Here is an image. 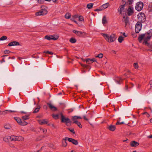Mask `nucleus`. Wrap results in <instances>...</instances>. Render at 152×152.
I'll list each match as a JSON object with an SVG mask.
<instances>
[{"mask_svg": "<svg viewBox=\"0 0 152 152\" xmlns=\"http://www.w3.org/2000/svg\"><path fill=\"white\" fill-rule=\"evenodd\" d=\"M152 36V30H149L147 33L144 34L140 35L138 38V40L140 42H141L142 40L144 41L143 43L147 46H148L149 44L148 41L150 39Z\"/></svg>", "mask_w": 152, "mask_h": 152, "instance_id": "f257e3e1", "label": "nucleus"}, {"mask_svg": "<svg viewBox=\"0 0 152 152\" xmlns=\"http://www.w3.org/2000/svg\"><path fill=\"white\" fill-rule=\"evenodd\" d=\"M102 35L105 39L109 43H110L114 42L116 39L115 35L114 34L109 35L106 34H102Z\"/></svg>", "mask_w": 152, "mask_h": 152, "instance_id": "f03ea898", "label": "nucleus"}, {"mask_svg": "<svg viewBox=\"0 0 152 152\" xmlns=\"http://www.w3.org/2000/svg\"><path fill=\"white\" fill-rule=\"evenodd\" d=\"M48 13L47 7L45 6H42L41 7V9L39 11L36 13V16L44 15Z\"/></svg>", "mask_w": 152, "mask_h": 152, "instance_id": "7ed1b4c3", "label": "nucleus"}, {"mask_svg": "<svg viewBox=\"0 0 152 152\" xmlns=\"http://www.w3.org/2000/svg\"><path fill=\"white\" fill-rule=\"evenodd\" d=\"M10 138L11 141H22L24 140V138L21 136H12Z\"/></svg>", "mask_w": 152, "mask_h": 152, "instance_id": "20e7f679", "label": "nucleus"}, {"mask_svg": "<svg viewBox=\"0 0 152 152\" xmlns=\"http://www.w3.org/2000/svg\"><path fill=\"white\" fill-rule=\"evenodd\" d=\"M14 119L20 125L25 126L28 124V123L24 121H22L20 118L18 117L14 118Z\"/></svg>", "mask_w": 152, "mask_h": 152, "instance_id": "39448f33", "label": "nucleus"}, {"mask_svg": "<svg viewBox=\"0 0 152 152\" xmlns=\"http://www.w3.org/2000/svg\"><path fill=\"white\" fill-rule=\"evenodd\" d=\"M60 114L61 117V122H62L65 123L67 125L68 123L71 122L69 118L65 117L61 113Z\"/></svg>", "mask_w": 152, "mask_h": 152, "instance_id": "423d86ee", "label": "nucleus"}, {"mask_svg": "<svg viewBox=\"0 0 152 152\" xmlns=\"http://www.w3.org/2000/svg\"><path fill=\"white\" fill-rule=\"evenodd\" d=\"M143 4L142 2L139 1L137 2L135 6L136 10L138 11L141 10L143 7Z\"/></svg>", "mask_w": 152, "mask_h": 152, "instance_id": "0eeeda50", "label": "nucleus"}, {"mask_svg": "<svg viewBox=\"0 0 152 152\" xmlns=\"http://www.w3.org/2000/svg\"><path fill=\"white\" fill-rule=\"evenodd\" d=\"M72 32L79 37H83L86 35V34L85 32H82L75 30H73Z\"/></svg>", "mask_w": 152, "mask_h": 152, "instance_id": "6e6552de", "label": "nucleus"}, {"mask_svg": "<svg viewBox=\"0 0 152 152\" xmlns=\"http://www.w3.org/2000/svg\"><path fill=\"white\" fill-rule=\"evenodd\" d=\"M141 23L140 22H138L135 25V31L137 33H138L141 30L142 28Z\"/></svg>", "mask_w": 152, "mask_h": 152, "instance_id": "1a4fd4ad", "label": "nucleus"}, {"mask_svg": "<svg viewBox=\"0 0 152 152\" xmlns=\"http://www.w3.org/2000/svg\"><path fill=\"white\" fill-rule=\"evenodd\" d=\"M139 22H142L145 20V16L143 13H140L138 15Z\"/></svg>", "mask_w": 152, "mask_h": 152, "instance_id": "9d476101", "label": "nucleus"}, {"mask_svg": "<svg viewBox=\"0 0 152 152\" xmlns=\"http://www.w3.org/2000/svg\"><path fill=\"white\" fill-rule=\"evenodd\" d=\"M134 13V8L131 7L129 6L127 10V14L129 15H131Z\"/></svg>", "mask_w": 152, "mask_h": 152, "instance_id": "9b49d317", "label": "nucleus"}, {"mask_svg": "<svg viewBox=\"0 0 152 152\" xmlns=\"http://www.w3.org/2000/svg\"><path fill=\"white\" fill-rule=\"evenodd\" d=\"M48 105L50 109L53 111H56L57 110V108L50 103H48Z\"/></svg>", "mask_w": 152, "mask_h": 152, "instance_id": "f8f14e48", "label": "nucleus"}, {"mask_svg": "<svg viewBox=\"0 0 152 152\" xmlns=\"http://www.w3.org/2000/svg\"><path fill=\"white\" fill-rule=\"evenodd\" d=\"M68 140L69 142H72L73 144L74 145H77L78 144V143L77 141V140L73 139L72 138H68Z\"/></svg>", "mask_w": 152, "mask_h": 152, "instance_id": "ddd939ff", "label": "nucleus"}, {"mask_svg": "<svg viewBox=\"0 0 152 152\" xmlns=\"http://www.w3.org/2000/svg\"><path fill=\"white\" fill-rule=\"evenodd\" d=\"M139 145V143L134 141H132L130 143V145L132 147H136L138 146Z\"/></svg>", "mask_w": 152, "mask_h": 152, "instance_id": "4468645a", "label": "nucleus"}, {"mask_svg": "<svg viewBox=\"0 0 152 152\" xmlns=\"http://www.w3.org/2000/svg\"><path fill=\"white\" fill-rule=\"evenodd\" d=\"M19 45V43L18 42L16 41H13L9 43L8 45L10 46H12L15 45Z\"/></svg>", "mask_w": 152, "mask_h": 152, "instance_id": "2eb2a0df", "label": "nucleus"}, {"mask_svg": "<svg viewBox=\"0 0 152 152\" xmlns=\"http://www.w3.org/2000/svg\"><path fill=\"white\" fill-rule=\"evenodd\" d=\"M78 17V15H74L72 16L71 18H70L71 20L74 22L76 24H77V22L75 20V19Z\"/></svg>", "mask_w": 152, "mask_h": 152, "instance_id": "dca6fc26", "label": "nucleus"}, {"mask_svg": "<svg viewBox=\"0 0 152 152\" xmlns=\"http://www.w3.org/2000/svg\"><path fill=\"white\" fill-rule=\"evenodd\" d=\"M38 122L40 125L47 124L48 123V121L46 119L39 120L38 121Z\"/></svg>", "mask_w": 152, "mask_h": 152, "instance_id": "f3484780", "label": "nucleus"}, {"mask_svg": "<svg viewBox=\"0 0 152 152\" xmlns=\"http://www.w3.org/2000/svg\"><path fill=\"white\" fill-rule=\"evenodd\" d=\"M108 129L111 131H114L116 129V127L114 125H110L108 127Z\"/></svg>", "mask_w": 152, "mask_h": 152, "instance_id": "a211bd4d", "label": "nucleus"}, {"mask_svg": "<svg viewBox=\"0 0 152 152\" xmlns=\"http://www.w3.org/2000/svg\"><path fill=\"white\" fill-rule=\"evenodd\" d=\"M82 118L80 116H74L72 117V120L73 121V123H75V121H77V119H81Z\"/></svg>", "mask_w": 152, "mask_h": 152, "instance_id": "6ab92c4d", "label": "nucleus"}, {"mask_svg": "<svg viewBox=\"0 0 152 152\" xmlns=\"http://www.w3.org/2000/svg\"><path fill=\"white\" fill-rule=\"evenodd\" d=\"M11 136H5L3 138V140L5 142H7L10 141Z\"/></svg>", "mask_w": 152, "mask_h": 152, "instance_id": "aec40b11", "label": "nucleus"}, {"mask_svg": "<svg viewBox=\"0 0 152 152\" xmlns=\"http://www.w3.org/2000/svg\"><path fill=\"white\" fill-rule=\"evenodd\" d=\"M124 9V6L122 5H121L120 6L119 8L118 9V12H120V14H121L122 12V11Z\"/></svg>", "mask_w": 152, "mask_h": 152, "instance_id": "412c9836", "label": "nucleus"}, {"mask_svg": "<svg viewBox=\"0 0 152 152\" xmlns=\"http://www.w3.org/2000/svg\"><path fill=\"white\" fill-rule=\"evenodd\" d=\"M4 127L7 129H10L11 128V126L9 124H6L4 125Z\"/></svg>", "mask_w": 152, "mask_h": 152, "instance_id": "4be33fe9", "label": "nucleus"}, {"mask_svg": "<svg viewBox=\"0 0 152 152\" xmlns=\"http://www.w3.org/2000/svg\"><path fill=\"white\" fill-rule=\"evenodd\" d=\"M60 115V114H53L52 115V116L53 118H54L55 119H58L59 118V115Z\"/></svg>", "mask_w": 152, "mask_h": 152, "instance_id": "5701e85b", "label": "nucleus"}, {"mask_svg": "<svg viewBox=\"0 0 152 152\" xmlns=\"http://www.w3.org/2000/svg\"><path fill=\"white\" fill-rule=\"evenodd\" d=\"M50 37H51V39H52V40H56L58 38V36L56 35H50Z\"/></svg>", "mask_w": 152, "mask_h": 152, "instance_id": "b1692460", "label": "nucleus"}, {"mask_svg": "<svg viewBox=\"0 0 152 152\" xmlns=\"http://www.w3.org/2000/svg\"><path fill=\"white\" fill-rule=\"evenodd\" d=\"M29 114H28L26 115H25V116H22V118L24 120H26L28 119H29Z\"/></svg>", "mask_w": 152, "mask_h": 152, "instance_id": "393cba45", "label": "nucleus"}, {"mask_svg": "<svg viewBox=\"0 0 152 152\" xmlns=\"http://www.w3.org/2000/svg\"><path fill=\"white\" fill-rule=\"evenodd\" d=\"M109 5L110 4L109 3H107L103 4L102 7L104 9H105L107 8L109 6Z\"/></svg>", "mask_w": 152, "mask_h": 152, "instance_id": "a878e982", "label": "nucleus"}, {"mask_svg": "<svg viewBox=\"0 0 152 152\" xmlns=\"http://www.w3.org/2000/svg\"><path fill=\"white\" fill-rule=\"evenodd\" d=\"M71 16V14L69 13H67L65 15V17L66 19L70 18Z\"/></svg>", "mask_w": 152, "mask_h": 152, "instance_id": "bb28decb", "label": "nucleus"}, {"mask_svg": "<svg viewBox=\"0 0 152 152\" xmlns=\"http://www.w3.org/2000/svg\"><path fill=\"white\" fill-rule=\"evenodd\" d=\"M107 22V19L106 17L105 16L103 17L102 19V23L103 24L106 23Z\"/></svg>", "mask_w": 152, "mask_h": 152, "instance_id": "cd10ccee", "label": "nucleus"}, {"mask_svg": "<svg viewBox=\"0 0 152 152\" xmlns=\"http://www.w3.org/2000/svg\"><path fill=\"white\" fill-rule=\"evenodd\" d=\"M123 40L124 37L121 36L119 37L118 39V41L120 43L122 42Z\"/></svg>", "mask_w": 152, "mask_h": 152, "instance_id": "c85d7f7f", "label": "nucleus"}, {"mask_svg": "<svg viewBox=\"0 0 152 152\" xmlns=\"http://www.w3.org/2000/svg\"><path fill=\"white\" fill-rule=\"evenodd\" d=\"M93 4L92 3H89L87 5V7L88 9H90L91 8H92L93 6Z\"/></svg>", "mask_w": 152, "mask_h": 152, "instance_id": "c756f323", "label": "nucleus"}, {"mask_svg": "<svg viewBox=\"0 0 152 152\" xmlns=\"http://www.w3.org/2000/svg\"><path fill=\"white\" fill-rule=\"evenodd\" d=\"M70 42L72 43H75L76 42V40L75 38H71L70 39Z\"/></svg>", "mask_w": 152, "mask_h": 152, "instance_id": "7c9ffc66", "label": "nucleus"}, {"mask_svg": "<svg viewBox=\"0 0 152 152\" xmlns=\"http://www.w3.org/2000/svg\"><path fill=\"white\" fill-rule=\"evenodd\" d=\"M75 124H77V125L79 126V128H82V126L79 122H78V121H75Z\"/></svg>", "mask_w": 152, "mask_h": 152, "instance_id": "2f4dec72", "label": "nucleus"}, {"mask_svg": "<svg viewBox=\"0 0 152 152\" xmlns=\"http://www.w3.org/2000/svg\"><path fill=\"white\" fill-rule=\"evenodd\" d=\"M45 39H46L49 40H52V39H51V37H50V36L46 35L45 36Z\"/></svg>", "mask_w": 152, "mask_h": 152, "instance_id": "473e14b6", "label": "nucleus"}, {"mask_svg": "<svg viewBox=\"0 0 152 152\" xmlns=\"http://www.w3.org/2000/svg\"><path fill=\"white\" fill-rule=\"evenodd\" d=\"M79 18V20L80 21H84V18L83 16H80Z\"/></svg>", "mask_w": 152, "mask_h": 152, "instance_id": "72a5a7b5", "label": "nucleus"}, {"mask_svg": "<svg viewBox=\"0 0 152 152\" xmlns=\"http://www.w3.org/2000/svg\"><path fill=\"white\" fill-rule=\"evenodd\" d=\"M103 56V55L102 53H100L98 56H96V57L102 58Z\"/></svg>", "mask_w": 152, "mask_h": 152, "instance_id": "f704fd0d", "label": "nucleus"}, {"mask_svg": "<svg viewBox=\"0 0 152 152\" xmlns=\"http://www.w3.org/2000/svg\"><path fill=\"white\" fill-rule=\"evenodd\" d=\"M134 66L136 69L138 68V65L137 63H135L134 64Z\"/></svg>", "mask_w": 152, "mask_h": 152, "instance_id": "c9c22d12", "label": "nucleus"}, {"mask_svg": "<svg viewBox=\"0 0 152 152\" xmlns=\"http://www.w3.org/2000/svg\"><path fill=\"white\" fill-rule=\"evenodd\" d=\"M7 37L6 36H3L1 37V40H4L7 39Z\"/></svg>", "mask_w": 152, "mask_h": 152, "instance_id": "e433bc0d", "label": "nucleus"}, {"mask_svg": "<svg viewBox=\"0 0 152 152\" xmlns=\"http://www.w3.org/2000/svg\"><path fill=\"white\" fill-rule=\"evenodd\" d=\"M85 61H86V63L88 64H90L91 63V61L90 59V58L87 59L85 60Z\"/></svg>", "mask_w": 152, "mask_h": 152, "instance_id": "4c0bfd02", "label": "nucleus"}, {"mask_svg": "<svg viewBox=\"0 0 152 152\" xmlns=\"http://www.w3.org/2000/svg\"><path fill=\"white\" fill-rule=\"evenodd\" d=\"M39 108L38 107L35 108L33 112V113H35L38 112L39 111Z\"/></svg>", "mask_w": 152, "mask_h": 152, "instance_id": "58836bf2", "label": "nucleus"}, {"mask_svg": "<svg viewBox=\"0 0 152 152\" xmlns=\"http://www.w3.org/2000/svg\"><path fill=\"white\" fill-rule=\"evenodd\" d=\"M38 3L39 4H42L44 1V0H37Z\"/></svg>", "mask_w": 152, "mask_h": 152, "instance_id": "ea45409f", "label": "nucleus"}, {"mask_svg": "<svg viewBox=\"0 0 152 152\" xmlns=\"http://www.w3.org/2000/svg\"><path fill=\"white\" fill-rule=\"evenodd\" d=\"M63 145L64 147H66L67 145V143L65 141H64L63 142Z\"/></svg>", "mask_w": 152, "mask_h": 152, "instance_id": "a19ab883", "label": "nucleus"}, {"mask_svg": "<svg viewBox=\"0 0 152 152\" xmlns=\"http://www.w3.org/2000/svg\"><path fill=\"white\" fill-rule=\"evenodd\" d=\"M10 52V51L9 50H6L4 51V53L5 54H9Z\"/></svg>", "mask_w": 152, "mask_h": 152, "instance_id": "79ce46f5", "label": "nucleus"}, {"mask_svg": "<svg viewBox=\"0 0 152 152\" xmlns=\"http://www.w3.org/2000/svg\"><path fill=\"white\" fill-rule=\"evenodd\" d=\"M143 114L145 115L146 117H149L150 116V115L149 114H148L147 112H145L143 113Z\"/></svg>", "mask_w": 152, "mask_h": 152, "instance_id": "37998d69", "label": "nucleus"}, {"mask_svg": "<svg viewBox=\"0 0 152 152\" xmlns=\"http://www.w3.org/2000/svg\"><path fill=\"white\" fill-rule=\"evenodd\" d=\"M90 60L91 61V63H93V62L96 61V60L95 58H93L92 59H91Z\"/></svg>", "mask_w": 152, "mask_h": 152, "instance_id": "c03bdc74", "label": "nucleus"}, {"mask_svg": "<svg viewBox=\"0 0 152 152\" xmlns=\"http://www.w3.org/2000/svg\"><path fill=\"white\" fill-rule=\"evenodd\" d=\"M68 129L72 132V133H73V134H75V132L74 131V130L73 129Z\"/></svg>", "mask_w": 152, "mask_h": 152, "instance_id": "a18cd8bd", "label": "nucleus"}, {"mask_svg": "<svg viewBox=\"0 0 152 152\" xmlns=\"http://www.w3.org/2000/svg\"><path fill=\"white\" fill-rule=\"evenodd\" d=\"M44 53H49L50 54H53V53L52 52H49V51H44Z\"/></svg>", "mask_w": 152, "mask_h": 152, "instance_id": "49530a36", "label": "nucleus"}, {"mask_svg": "<svg viewBox=\"0 0 152 152\" xmlns=\"http://www.w3.org/2000/svg\"><path fill=\"white\" fill-rule=\"evenodd\" d=\"M7 110L3 111L2 113V114H3L4 115H5L7 113Z\"/></svg>", "mask_w": 152, "mask_h": 152, "instance_id": "de8ad7c7", "label": "nucleus"}, {"mask_svg": "<svg viewBox=\"0 0 152 152\" xmlns=\"http://www.w3.org/2000/svg\"><path fill=\"white\" fill-rule=\"evenodd\" d=\"M8 56L7 55H4V56H2L3 57V59H2V61L3 62H4L5 61V60H4V59H5V57H6V56Z\"/></svg>", "mask_w": 152, "mask_h": 152, "instance_id": "09e8293b", "label": "nucleus"}, {"mask_svg": "<svg viewBox=\"0 0 152 152\" xmlns=\"http://www.w3.org/2000/svg\"><path fill=\"white\" fill-rule=\"evenodd\" d=\"M42 130H43V133H45L47 132V129H42Z\"/></svg>", "mask_w": 152, "mask_h": 152, "instance_id": "8fccbe9b", "label": "nucleus"}, {"mask_svg": "<svg viewBox=\"0 0 152 152\" xmlns=\"http://www.w3.org/2000/svg\"><path fill=\"white\" fill-rule=\"evenodd\" d=\"M123 123H124L123 122H117L116 123V125L121 124H123Z\"/></svg>", "mask_w": 152, "mask_h": 152, "instance_id": "3c124183", "label": "nucleus"}, {"mask_svg": "<svg viewBox=\"0 0 152 152\" xmlns=\"http://www.w3.org/2000/svg\"><path fill=\"white\" fill-rule=\"evenodd\" d=\"M83 118H84L86 120H87V121H88V119L86 117V116H83Z\"/></svg>", "mask_w": 152, "mask_h": 152, "instance_id": "603ef678", "label": "nucleus"}, {"mask_svg": "<svg viewBox=\"0 0 152 152\" xmlns=\"http://www.w3.org/2000/svg\"><path fill=\"white\" fill-rule=\"evenodd\" d=\"M148 137L149 138H152V134L150 135L149 136H148L147 137Z\"/></svg>", "mask_w": 152, "mask_h": 152, "instance_id": "864d4df0", "label": "nucleus"}, {"mask_svg": "<svg viewBox=\"0 0 152 152\" xmlns=\"http://www.w3.org/2000/svg\"><path fill=\"white\" fill-rule=\"evenodd\" d=\"M123 36H124V37H127V35H126L125 33H123Z\"/></svg>", "mask_w": 152, "mask_h": 152, "instance_id": "5fc2aeb1", "label": "nucleus"}, {"mask_svg": "<svg viewBox=\"0 0 152 152\" xmlns=\"http://www.w3.org/2000/svg\"><path fill=\"white\" fill-rule=\"evenodd\" d=\"M112 52H113V53H114V54H116V52L115 50H112Z\"/></svg>", "mask_w": 152, "mask_h": 152, "instance_id": "6e6d98bb", "label": "nucleus"}, {"mask_svg": "<svg viewBox=\"0 0 152 152\" xmlns=\"http://www.w3.org/2000/svg\"><path fill=\"white\" fill-rule=\"evenodd\" d=\"M68 138H68V137H66L65 138V140H64V141H66V140H68Z\"/></svg>", "mask_w": 152, "mask_h": 152, "instance_id": "4d7b16f0", "label": "nucleus"}, {"mask_svg": "<svg viewBox=\"0 0 152 152\" xmlns=\"http://www.w3.org/2000/svg\"><path fill=\"white\" fill-rule=\"evenodd\" d=\"M133 0H129V1L130 2V3H132L133 1Z\"/></svg>", "mask_w": 152, "mask_h": 152, "instance_id": "13d9d810", "label": "nucleus"}, {"mask_svg": "<svg viewBox=\"0 0 152 152\" xmlns=\"http://www.w3.org/2000/svg\"><path fill=\"white\" fill-rule=\"evenodd\" d=\"M150 86H152V81H151L150 82Z\"/></svg>", "mask_w": 152, "mask_h": 152, "instance_id": "bf43d9fd", "label": "nucleus"}, {"mask_svg": "<svg viewBox=\"0 0 152 152\" xmlns=\"http://www.w3.org/2000/svg\"><path fill=\"white\" fill-rule=\"evenodd\" d=\"M20 113H26V112H25L23 111H21Z\"/></svg>", "mask_w": 152, "mask_h": 152, "instance_id": "052dcab7", "label": "nucleus"}, {"mask_svg": "<svg viewBox=\"0 0 152 152\" xmlns=\"http://www.w3.org/2000/svg\"><path fill=\"white\" fill-rule=\"evenodd\" d=\"M52 0L54 2H56L57 1V0Z\"/></svg>", "mask_w": 152, "mask_h": 152, "instance_id": "680f3d73", "label": "nucleus"}, {"mask_svg": "<svg viewBox=\"0 0 152 152\" xmlns=\"http://www.w3.org/2000/svg\"><path fill=\"white\" fill-rule=\"evenodd\" d=\"M45 0L46 1H51V0Z\"/></svg>", "mask_w": 152, "mask_h": 152, "instance_id": "e2e57ef3", "label": "nucleus"}, {"mask_svg": "<svg viewBox=\"0 0 152 152\" xmlns=\"http://www.w3.org/2000/svg\"><path fill=\"white\" fill-rule=\"evenodd\" d=\"M150 121L151 123H152V118L150 119Z\"/></svg>", "mask_w": 152, "mask_h": 152, "instance_id": "0e129e2a", "label": "nucleus"}, {"mask_svg": "<svg viewBox=\"0 0 152 152\" xmlns=\"http://www.w3.org/2000/svg\"><path fill=\"white\" fill-rule=\"evenodd\" d=\"M44 107H45V108H46V109H47V106H46V105H45V106H44Z\"/></svg>", "mask_w": 152, "mask_h": 152, "instance_id": "69168bd1", "label": "nucleus"}, {"mask_svg": "<svg viewBox=\"0 0 152 152\" xmlns=\"http://www.w3.org/2000/svg\"><path fill=\"white\" fill-rule=\"evenodd\" d=\"M84 66H83V67H86V66L85 65H84Z\"/></svg>", "mask_w": 152, "mask_h": 152, "instance_id": "338daca9", "label": "nucleus"}, {"mask_svg": "<svg viewBox=\"0 0 152 152\" xmlns=\"http://www.w3.org/2000/svg\"><path fill=\"white\" fill-rule=\"evenodd\" d=\"M127 140V139L126 140H124L123 141L124 142H126V141Z\"/></svg>", "mask_w": 152, "mask_h": 152, "instance_id": "774afa93", "label": "nucleus"}]
</instances>
